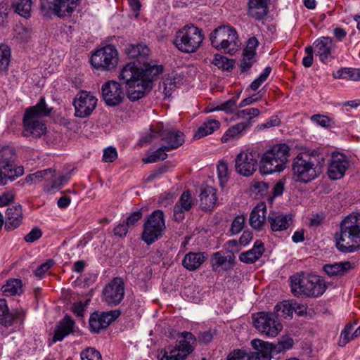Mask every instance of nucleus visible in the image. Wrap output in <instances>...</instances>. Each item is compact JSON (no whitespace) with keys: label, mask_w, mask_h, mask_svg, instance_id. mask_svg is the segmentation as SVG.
Masks as SVG:
<instances>
[{"label":"nucleus","mask_w":360,"mask_h":360,"mask_svg":"<svg viewBox=\"0 0 360 360\" xmlns=\"http://www.w3.org/2000/svg\"><path fill=\"white\" fill-rule=\"evenodd\" d=\"M54 262L52 259H49L41 264L35 271V275L41 278L44 274L53 265Z\"/></svg>","instance_id":"64"},{"label":"nucleus","mask_w":360,"mask_h":360,"mask_svg":"<svg viewBox=\"0 0 360 360\" xmlns=\"http://www.w3.org/2000/svg\"><path fill=\"white\" fill-rule=\"evenodd\" d=\"M220 127V122L214 119L209 120L198 128V131L194 134V138L200 139L212 134L214 131Z\"/></svg>","instance_id":"37"},{"label":"nucleus","mask_w":360,"mask_h":360,"mask_svg":"<svg viewBox=\"0 0 360 360\" xmlns=\"http://www.w3.org/2000/svg\"><path fill=\"white\" fill-rule=\"evenodd\" d=\"M162 71V65L144 64L139 68L135 63H128L121 69L118 79L125 84L128 98L136 101L150 91L153 80Z\"/></svg>","instance_id":"1"},{"label":"nucleus","mask_w":360,"mask_h":360,"mask_svg":"<svg viewBox=\"0 0 360 360\" xmlns=\"http://www.w3.org/2000/svg\"><path fill=\"white\" fill-rule=\"evenodd\" d=\"M214 64L218 66L219 68H221L223 70H230L233 68V60H229L224 56H216L214 59Z\"/></svg>","instance_id":"53"},{"label":"nucleus","mask_w":360,"mask_h":360,"mask_svg":"<svg viewBox=\"0 0 360 360\" xmlns=\"http://www.w3.org/2000/svg\"><path fill=\"white\" fill-rule=\"evenodd\" d=\"M238 99V96H234L229 99V101L224 102L221 105H217L211 111H224L226 113H232L235 110L237 109L238 106H237V101Z\"/></svg>","instance_id":"48"},{"label":"nucleus","mask_w":360,"mask_h":360,"mask_svg":"<svg viewBox=\"0 0 360 360\" xmlns=\"http://www.w3.org/2000/svg\"><path fill=\"white\" fill-rule=\"evenodd\" d=\"M158 139L163 141L162 145L167 150L176 149L185 141L183 132L175 129L165 128L162 123H158L150 127V132L140 139V144L142 146L144 143H153Z\"/></svg>","instance_id":"5"},{"label":"nucleus","mask_w":360,"mask_h":360,"mask_svg":"<svg viewBox=\"0 0 360 360\" xmlns=\"http://www.w3.org/2000/svg\"><path fill=\"white\" fill-rule=\"evenodd\" d=\"M254 326L260 333L269 337H275L283 326L271 312L261 311L254 318Z\"/></svg>","instance_id":"13"},{"label":"nucleus","mask_w":360,"mask_h":360,"mask_svg":"<svg viewBox=\"0 0 360 360\" xmlns=\"http://www.w3.org/2000/svg\"><path fill=\"white\" fill-rule=\"evenodd\" d=\"M127 55L131 58H145L150 53V49L143 44H129L126 48Z\"/></svg>","instance_id":"40"},{"label":"nucleus","mask_w":360,"mask_h":360,"mask_svg":"<svg viewBox=\"0 0 360 360\" xmlns=\"http://www.w3.org/2000/svg\"><path fill=\"white\" fill-rule=\"evenodd\" d=\"M354 263L349 261L328 264L323 266L324 271L330 276H342L355 268Z\"/></svg>","instance_id":"31"},{"label":"nucleus","mask_w":360,"mask_h":360,"mask_svg":"<svg viewBox=\"0 0 360 360\" xmlns=\"http://www.w3.org/2000/svg\"><path fill=\"white\" fill-rule=\"evenodd\" d=\"M266 205H257L251 212L249 219L250 225L255 230H261L266 220Z\"/></svg>","instance_id":"34"},{"label":"nucleus","mask_w":360,"mask_h":360,"mask_svg":"<svg viewBox=\"0 0 360 360\" xmlns=\"http://www.w3.org/2000/svg\"><path fill=\"white\" fill-rule=\"evenodd\" d=\"M199 198L201 209L202 210H211L214 207L217 200V190L209 186L202 188Z\"/></svg>","instance_id":"28"},{"label":"nucleus","mask_w":360,"mask_h":360,"mask_svg":"<svg viewBox=\"0 0 360 360\" xmlns=\"http://www.w3.org/2000/svg\"><path fill=\"white\" fill-rule=\"evenodd\" d=\"M236 171L243 176H248L256 170L257 161L252 153H240L235 160Z\"/></svg>","instance_id":"19"},{"label":"nucleus","mask_w":360,"mask_h":360,"mask_svg":"<svg viewBox=\"0 0 360 360\" xmlns=\"http://www.w3.org/2000/svg\"><path fill=\"white\" fill-rule=\"evenodd\" d=\"M54 172L55 170L51 168L37 171L35 173L27 176L25 181L27 183H36L41 181L42 180L49 181V179H53Z\"/></svg>","instance_id":"41"},{"label":"nucleus","mask_w":360,"mask_h":360,"mask_svg":"<svg viewBox=\"0 0 360 360\" xmlns=\"http://www.w3.org/2000/svg\"><path fill=\"white\" fill-rule=\"evenodd\" d=\"M22 283L20 279L11 278L6 281L1 290L6 296H13L20 295L22 292Z\"/></svg>","instance_id":"38"},{"label":"nucleus","mask_w":360,"mask_h":360,"mask_svg":"<svg viewBox=\"0 0 360 360\" xmlns=\"http://www.w3.org/2000/svg\"><path fill=\"white\" fill-rule=\"evenodd\" d=\"M51 112V108L47 106L44 97L35 105L27 108L23 117L24 136L39 138L45 134L46 127L39 118L49 116Z\"/></svg>","instance_id":"4"},{"label":"nucleus","mask_w":360,"mask_h":360,"mask_svg":"<svg viewBox=\"0 0 360 360\" xmlns=\"http://www.w3.org/2000/svg\"><path fill=\"white\" fill-rule=\"evenodd\" d=\"M344 77L343 79L358 80L360 79V70L354 68H342Z\"/></svg>","instance_id":"61"},{"label":"nucleus","mask_w":360,"mask_h":360,"mask_svg":"<svg viewBox=\"0 0 360 360\" xmlns=\"http://www.w3.org/2000/svg\"><path fill=\"white\" fill-rule=\"evenodd\" d=\"M79 0H41L40 10L45 16L55 15L60 18L70 17Z\"/></svg>","instance_id":"12"},{"label":"nucleus","mask_w":360,"mask_h":360,"mask_svg":"<svg viewBox=\"0 0 360 360\" xmlns=\"http://www.w3.org/2000/svg\"><path fill=\"white\" fill-rule=\"evenodd\" d=\"M307 56L302 59V65L305 68H310L313 64V52L314 49L311 46H307L304 49Z\"/></svg>","instance_id":"63"},{"label":"nucleus","mask_w":360,"mask_h":360,"mask_svg":"<svg viewBox=\"0 0 360 360\" xmlns=\"http://www.w3.org/2000/svg\"><path fill=\"white\" fill-rule=\"evenodd\" d=\"M120 314L121 311L118 309L102 313H92L89 321L91 331L95 333H99L115 321Z\"/></svg>","instance_id":"17"},{"label":"nucleus","mask_w":360,"mask_h":360,"mask_svg":"<svg viewBox=\"0 0 360 360\" xmlns=\"http://www.w3.org/2000/svg\"><path fill=\"white\" fill-rule=\"evenodd\" d=\"M251 345L257 351L261 360H271L276 355L285 352L278 342L277 344H272L255 339L251 341Z\"/></svg>","instance_id":"20"},{"label":"nucleus","mask_w":360,"mask_h":360,"mask_svg":"<svg viewBox=\"0 0 360 360\" xmlns=\"http://www.w3.org/2000/svg\"><path fill=\"white\" fill-rule=\"evenodd\" d=\"M25 318V312L22 309L8 310L6 301L0 299V323L5 327H9L14 322L22 323Z\"/></svg>","instance_id":"21"},{"label":"nucleus","mask_w":360,"mask_h":360,"mask_svg":"<svg viewBox=\"0 0 360 360\" xmlns=\"http://www.w3.org/2000/svg\"><path fill=\"white\" fill-rule=\"evenodd\" d=\"M203 39L200 29L193 25H186L177 32L174 44L182 52L194 53L200 46Z\"/></svg>","instance_id":"9"},{"label":"nucleus","mask_w":360,"mask_h":360,"mask_svg":"<svg viewBox=\"0 0 360 360\" xmlns=\"http://www.w3.org/2000/svg\"><path fill=\"white\" fill-rule=\"evenodd\" d=\"M102 96L105 103L108 106L114 107L121 104L124 98V93L121 84L110 80L102 85Z\"/></svg>","instance_id":"16"},{"label":"nucleus","mask_w":360,"mask_h":360,"mask_svg":"<svg viewBox=\"0 0 360 360\" xmlns=\"http://www.w3.org/2000/svg\"><path fill=\"white\" fill-rule=\"evenodd\" d=\"M255 54L251 53H245L243 52V59L240 61V69L241 72H245L248 70L253 64V58L255 57Z\"/></svg>","instance_id":"57"},{"label":"nucleus","mask_w":360,"mask_h":360,"mask_svg":"<svg viewBox=\"0 0 360 360\" xmlns=\"http://www.w3.org/2000/svg\"><path fill=\"white\" fill-rule=\"evenodd\" d=\"M354 325L351 323H348L346 324L345 328L341 332L340 338L338 341V345L340 347H345L348 342L353 340L352 334L351 335L353 330Z\"/></svg>","instance_id":"49"},{"label":"nucleus","mask_w":360,"mask_h":360,"mask_svg":"<svg viewBox=\"0 0 360 360\" xmlns=\"http://www.w3.org/2000/svg\"><path fill=\"white\" fill-rule=\"evenodd\" d=\"M168 151L162 145L158 149L149 155L147 158L143 159V162L146 164L157 162L160 160H164L167 158L166 152Z\"/></svg>","instance_id":"47"},{"label":"nucleus","mask_w":360,"mask_h":360,"mask_svg":"<svg viewBox=\"0 0 360 360\" xmlns=\"http://www.w3.org/2000/svg\"><path fill=\"white\" fill-rule=\"evenodd\" d=\"M165 229L164 212L156 210L148 217L143 224L141 239L147 245H151L162 236Z\"/></svg>","instance_id":"10"},{"label":"nucleus","mask_w":360,"mask_h":360,"mask_svg":"<svg viewBox=\"0 0 360 360\" xmlns=\"http://www.w3.org/2000/svg\"><path fill=\"white\" fill-rule=\"evenodd\" d=\"M159 360H184L185 355H182L177 349L169 345L162 350L158 356Z\"/></svg>","instance_id":"44"},{"label":"nucleus","mask_w":360,"mask_h":360,"mask_svg":"<svg viewBox=\"0 0 360 360\" xmlns=\"http://www.w3.org/2000/svg\"><path fill=\"white\" fill-rule=\"evenodd\" d=\"M15 159V150L11 146H4L0 150V167L4 169L6 165L13 166Z\"/></svg>","instance_id":"42"},{"label":"nucleus","mask_w":360,"mask_h":360,"mask_svg":"<svg viewBox=\"0 0 360 360\" xmlns=\"http://www.w3.org/2000/svg\"><path fill=\"white\" fill-rule=\"evenodd\" d=\"M205 252H190L184 256L182 260V265L189 271H195L200 268L207 258Z\"/></svg>","instance_id":"32"},{"label":"nucleus","mask_w":360,"mask_h":360,"mask_svg":"<svg viewBox=\"0 0 360 360\" xmlns=\"http://www.w3.org/2000/svg\"><path fill=\"white\" fill-rule=\"evenodd\" d=\"M193 205L190 191H184L174 207V218L175 221H182L184 219V212L189 211Z\"/></svg>","instance_id":"25"},{"label":"nucleus","mask_w":360,"mask_h":360,"mask_svg":"<svg viewBox=\"0 0 360 360\" xmlns=\"http://www.w3.org/2000/svg\"><path fill=\"white\" fill-rule=\"evenodd\" d=\"M32 4V0H14L13 6L17 13L27 18L30 15Z\"/></svg>","instance_id":"45"},{"label":"nucleus","mask_w":360,"mask_h":360,"mask_svg":"<svg viewBox=\"0 0 360 360\" xmlns=\"http://www.w3.org/2000/svg\"><path fill=\"white\" fill-rule=\"evenodd\" d=\"M217 173L220 185L223 187L228 181L229 169L227 164L224 161H220L217 165Z\"/></svg>","instance_id":"52"},{"label":"nucleus","mask_w":360,"mask_h":360,"mask_svg":"<svg viewBox=\"0 0 360 360\" xmlns=\"http://www.w3.org/2000/svg\"><path fill=\"white\" fill-rule=\"evenodd\" d=\"M349 165L347 157L343 153H333L330 165L328 168V175L331 180L342 179Z\"/></svg>","instance_id":"18"},{"label":"nucleus","mask_w":360,"mask_h":360,"mask_svg":"<svg viewBox=\"0 0 360 360\" xmlns=\"http://www.w3.org/2000/svg\"><path fill=\"white\" fill-rule=\"evenodd\" d=\"M4 172H6L8 180L13 181L15 177L20 176L23 174V167H18L13 168V166L6 165Z\"/></svg>","instance_id":"56"},{"label":"nucleus","mask_w":360,"mask_h":360,"mask_svg":"<svg viewBox=\"0 0 360 360\" xmlns=\"http://www.w3.org/2000/svg\"><path fill=\"white\" fill-rule=\"evenodd\" d=\"M271 313L275 314L277 320H279V318L285 319L291 318L293 314L292 303L288 300L278 303L274 307V311Z\"/></svg>","instance_id":"36"},{"label":"nucleus","mask_w":360,"mask_h":360,"mask_svg":"<svg viewBox=\"0 0 360 360\" xmlns=\"http://www.w3.org/2000/svg\"><path fill=\"white\" fill-rule=\"evenodd\" d=\"M267 221L271 231L276 232L286 230L291 224L292 218L290 215L271 212L269 214Z\"/></svg>","instance_id":"26"},{"label":"nucleus","mask_w":360,"mask_h":360,"mask_svg":"<svg viewBox=\"0 0 360 360\" xmlns=\"http://www.w3.org/2000/svg\"><path fill=\"white\" fill-rule=\"evenodd\" d=\"M259 109L257 108H250L244 110H237L236 113V116L238 118L245 119L248 117V119L243 122H249L250 123V127L253 124L252 119L260 115Z\"/></svg>","instance_id":"46"},{"label":"nucleus","mask_w":360,"mask_h":360,"mask_svg":"<svg viewBox=\"0 0 360 360\" xmlns=\"http://www.w3.org/2000/svg\"><path fill=\"white\" fill-rule=\"evenodd\" d=\"M97 101V98L89 92L82 91L78 93L73 102L75 116L82 118L89 116L95 109Z\"/></svg>","instance_id":"15"},{"label":"nucleus","mask_w":360,"mask_h":360,"mask_svg":"<svg viewBox=\"0 0 360 360\" xmlns=\"http://www.w3.org/2000/svg\"><path fill=\"white\" fill-rule=\"evenodd\" d=\"M311 120L325 128H330L335 124V122L331 118L321 114L313 115L311 117Z\"/></svg>","instance_id":"50"},{"label":"nucleus","mask_w":360,"mask_h":360,"mask_svg":"<svg viewBox=\"0 0 360 360\" xmlns=\"http://www.w3.org/2000/svg\"><path fill=\"white\" fill-rule=\"evenodd\" d=\"M117 153L114 147H108L103 150V160L105 162H112L116 160Z\"/></svg>","instance_id":"59"},{"label":"nucleus","mask_w":360,"mask_h":360,"mask_svg":"<svg viewBox=\"0 0 360 360\" xmlns=\"http://www.w3.org/2000/svg\"><path fill=\"white\" fill-rule=\"evenodd\" d=\"M290 148L285 143L275 144L262 155L259 171L262 174L281 172L286 167L289 161Z\"/></svg>","instance_id":"3"},{"label":"nucleus","mask_w":360,"mask_h":360,"mask_svg":"<svg viewBox=\"0 0 360 360\" xmlns=\"http://www.w3.org/2000/svg\"><path fill=\"white\" fill-rule=\"evenodd\" d=\"M235 257L233 254L225 256L222 251H218L211 257L210 262L214 271H217L219 267L224 270L230 269L234 264Z\"/></svg>","instance_id":"29"},{"label":"nucleus","mask_w":360,"mask_h":360,"mask_svg":"<svg viewBox=\"0 0 360 360\" xmlns=\"http://www.w3.org/2000/svg\"><path fill=\"white\" fill-rule=\"evenodd\" d=\"M245 217L243 214L236 216L232 221L230 232L233 235L239 233L244 228Z\"/></svg>","instance_id":"51"},{"label":"nucleus","mask_w":360,"mask_h":360,"mask_svg":"<svg viewBox=\"0 0 360 360\" xmlns=\"http://www.w3.org/2000/svg\"><path fill=\"white\" fill-rule=\"evenodd\" d=\"M196 338L191 332H182L179 336L178 345L174 347L177 349L185 358L193 352Z\"/></svg>","instance_id":"30"},{"label":"nucleus","mask_w":360,"mask_h":360,"mask_svg":"<svg viewBox=\"0 0 360 360\" xmlns=\"http://www.w3.org/2000/svg\"><path fill=\"white\" fill-rule=\"evenodd\" d=\"M226 360H261L257 350L255 352H246L236 349L231 352Z\"/></svg>","instance_id":"39"},{"label":"nucleus","mask_w":360,"mask_h":360,"mask_svg":"<svg viewBox=\"0 0 360 360\" xmlns=\"http://www.w3.org/2000/svg\"><path fill=\"white\" fill-rule=\"evenodd\" d=\"M250 128L249 122H239L229 128L221 137L223 143H227L234 139H238Z\"/></svg>","instance_id":"35"},{"label":"nucleus","mask_w":360,"mask_h":360,"mask_svg":"<svg viewBox=\"0 0 360 360\" xmlns=\"http://www.w3.org/2000/svg\"><path fill=\"white\" fill-rule=\"evenodd\" d=\"M211 45L215 49L232 55L238 49V34L235 28L221 25L210 34Z\"/></svg>","instance_id":"8"},{"label":"nucleus","mask_w":360,"mask_h":360,"mask_svg":"<svg viewBox=\"0 0 360 360\" xmlns=\"http://www.w3.org/2000/svg\"><path fill=\"white\" fill-rule=\"evenodd\" d=\"M269 0H248L247 15L255 20H262L268 15Z\"/></svg>","instance_id":"23"},{"label":"nucleus","mask_w":360,"mask_h":360,"mask_svg":"<svg viewBox=\"0 0 360 360\" xmlns=\"http://www.w3.org/2000/svg\"><path fill=\"white\" fill-rule=\"evenodd\" d=\"M143 212L141 210H137L136 212H132L130 215L127 218L126 221L124 223L127 225V226L131 227L136 225L139 220L142 218Z\"/></svg>","instance_id":"62"},{"label":"nucleus","mask_w":360,"mask_h":360,"mask_svg":"<svg viewBox=\"0 0 360 360\" xmlns=\"http://www.w3.org/2000/svg\"><path fill=\"white\" fill-rule=\"evenodd\" d=\"M335 239L336 248L342 252H353L360 247V213L352 212L342 220Z\"/></svg>","instance_id":"2"},{"label":"nucleus","mask_w":360,"mask_h":360,"mask_svg":"<svg viewBox=\"0 0 360 360\" xmlns=\"http://www.w3.org/2000/svg\"><path fill=\"white\" fill-rule=\"evenodd\" d=\"M314 52L320 60L327 64L333 58L332 49L333 47V40L328 37H323L316 39L313 44Z\"/></svg>","instance_id":"22"},{"label":"nucleus","mask_w":360,"mask_h":360,"mask_svg":"<svg viewBox=\"0 0 360 360\" xmlns=\"http://www.w3.org/2000/svg\"><path fill=\"white\" fill-rule=\"evenodd\" d=\"M41 236V230L38 227H34L27 235H25L24 239L27 243H34L39 239Z\"/></svg>","instance_id":"60"},{"label":"nucleus","mask_w":360,"mask_h":360,"mask_svg":"<svg viewBox=\"0 0 360 360\" xmlns=\"http://www.w3.org/2000/svg\"><path fill=\"white\" fill-rule=\"evenodd\" d=\"M118 51L115 46L106 45L96 50L91 56V65L101 71H109L114 69L118 63Z\"/></svg>","instance_id":"11"},{"label":"nucleus","mask_w":360,"mask_h":360,"mask_svg":"<svg viewBox=\"0 0 360 360\" xmlns=\"http://www.w3.org/2000/svg\"><path fill=\"white\" fill-rule=\"evenodd\" d=\"M323 165L315 156L298 155L294 160L292 170L294 179L301 183H309L322 173Z\"/></svg>","instance_id":"6"},{"label":"nucleus","mask_w":360,"mask_h":360,"mask_svg":"<svg viewBox=\"0 0 360 360\" xmlns=\"http://www.w3.org/2000/svg\"><path fill=\"white\" fill-rule=\"evenodd\" d=\"M11 60V49L6 44L0 45V75H6Z\"/></svg>","instance_id":"43"},{"label":"nucleus","mask_w":360,"mask_h":360,"mask_svg":"<svg viewBox=\"0 0 360 360\" xmlns=\"http://www.w3.org/2000/svg\"><path fill=\"white\" fill-rule=\"evenodd\" d=\"M74 326L75 321L70 316L65 315L56 327L53 342L62 341L65 337L73 332Z\"/></svg>","instance_id":"27"},{"label":"nucleus","mask_w":360,"mask_h":360,"mask_svg":"<svg viewBox=\"0 0 360 360\" xmlns=\"http://www.w3.org/2000/svg\"><path fill=\"white\" fill-rule=\"evenodd\" d=\"M217 330L215 328H210L201 333L199 336V340L205 344L210 343L213 338L217 335Z\"/></svg>","instance_id":"58"},{"label":"nucleus","mask_w":360,"mask_h":360,"mask_svg":"<svg viewBox=\"0 0 360 360\" xmlns=\"http://www.w3.org/2000/svg\"><path fill=\"white\" fill-rule=\"evenodd\" d=\"M264 252V243L257 240L255 242L254 246L251 250L242 252L239 255V259L246 264H253L257 261Z\"/></svg>","instance_id":"33"},{"label":"nucleus","mask_w":360,"mask_h":360,"mask_svg":"<svg viewBox=\"0 0 360 360\" xmlns=\"http://www.w3.org/2000/svg\"><path fill=\"white\" fill-rule=\"evenodd\" d=\"M69 180V177L68 176H60L56 178V172H54V176L53 179H49V181H51L50 185L47 184V190L51 191L56 188H60L62 186H63Z\"/></svg>","instance_id":"54"},{"label":"nucleus","mask_w":360,"mask_h":360,"mask_svg":"<svg viewBox=\"0 0 360 360\" xmlns=\"http://www.w3.org/2000/svg\"><path fill=\"white\" fill-rule=\"evenodd\" d=\"M81 359L82 360H102L100 352L92 347H89L82 352Z\"/></svg>","instance_id":"55"},{"label":"nucleus","mask_w":360,"mask_h":360,"mask_svg":"<svg viewBox=\"0 0 360 360\" xmlns=\"http://www.w3.org/2000/svg\"><path fill=\"white\" fill-rule=\"evenodd\" d=\"M22 219L23 214L20 205L9 207L6 211L4 229L8 231H13L20 226Z\"/></svg>","instance_id":"24"},{"label":"nucleus","mask_w":360,"mask_h":360,"mask_svg":"<svg viewBox=\"0 0 360 360\" xmlns=\"http://www.w3.org/2000/svg\"><path fill=\"white\" fill-rule=\"evenodd\" d=\"M103 296L104 302L108 305H118L124 296V283L122 278L116 277L108 283L103 290Z\"/></svg>","instance_id":"14"},{"label":"nucleus","mask_w":360,"mask_h":360,"mask_svg":"<svg viewBox=\"0 0 360 360\" xmlns=\"http://www.w3.org/2000/svg\"><path fill=\"white\" fill-rule=\"evenodd\" d=\"M290 283L292 292L295 296L319 297L326 290L324 280L315 274L307 276H292Z\"/></svg>","instance_id":"7"}]
</instances>
